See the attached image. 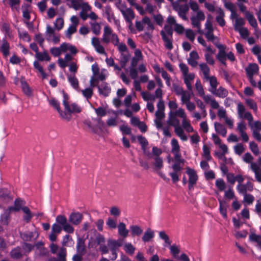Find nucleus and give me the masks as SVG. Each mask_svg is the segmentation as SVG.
Masks as SVG:
<instances>
[{"instance_id":"obj_1","label":"nucleus","mask_w":261,"mask_h":261,"mask_svg":"<svg viewBox=\"0 0 261 261\" xmlns=\"http://www.w3.org/2000/svg\"><path fill=\"white\" fill-rule=\"evenodd\" d=\"M214 44L219 49L218 54L216 55V58L222 64L226 66V53L225 51V46L217 43Z\"/></svg>"},{"instance_id":"obj_2","label":"nucleus","mask_w":261,"mask_h":261,"mask_svg":"<svg viewBox=\"0 0 261 261\" xmlns=\"http://www.w3.org/2000/svg\"><path fill=\"white\" fill-rule=\"evenodd\" d=\"M83 218V215L79 212L72 213L69 218V222L74 225H79Z\"/></svg>"},{"instance_id":"obj_3","label":"nucleus","mask_w":261,"mask_h":261,"mask_svg":"<svg viewBox=\"0 0 261 261\" xmlns=\"http://www.w3.org/2000/svg\"><path fill=\"white\" fill-rule=\"evenodd\" d=\"M174 10L177 11L179 16L183 20H186L187 19L186 14L189 10V6L187 4L179 5L178 8L174 7Z\"/></svg>"},{"instance_id":"obj_4","label":"nucleus","mask_w":261,"mask_h":261,"mask_svg":"<svg viewBox=\"0 0 261 261\" xmlns=\"http://www.w3.org/2000/svg\"><path fill=\"white\" fill-rule=\"evenodd\" d=\"M97 88L98 89L99 94L103 95L104 97L108 96L111 92V88L108 86V84L106 82H102L100 85H98Z\"/></svg>"},{"instance_id":"obj_5","label":"nucleus","mask_w":261,"mask_h":261,"mask_svg":"<svg viewBox=\"0 0 261 261\" xmlns=\"http://www.w3.org/2000/svg\"><path fill=\"white\" fill-rule=\"evenodd\" d=\"M121 13L126 22L132 23V20L135 18V13L131 8L121 10Z\"/></svg>"},{"instance_id":"obj_6","label":"nucleus","mask_w":261,"mask_h":261,"mask_svg":"<svg viewBox=\"0 0 261 261\" xmlns=\"http://www.w3.org/2000/svg\"><path fill=\"white\" fill-rule=\"evenodd\" d=\"M160 34L162 36V38L165 42V47L169 49H172L173 46L172 44V38H169V37L166 34V33L164 31L162 30L160 32Z\"/></svg>"},{"instance_id":"obj_7","label":"nucleus","mask_w":261,"mask_h":261,"mask_svg":"<svg viewBox=\"0 0 261 261\" xmlns=\"http://www.w3.org/2000/svg\"><path fill=\"white\" fill-rule=\"evenodd\" d=\"M24 204V201L21 198H16L14 201V206H9L8 210L10 212L12 211L18 212L20 210H22V205Z\"/></svg>"},{"instance_id":"obj_8","label":"nucleus","mask_w":261,"mask_h":261,"mask_svg":"<svg viewBox=\"0 0 261 261\" xmlns=\"http://www.w3.org/2000/svg\"><path fill=\"white\" fill-rule=\"evenodd\" d=\"M246 18L248 21L249 23L254 28L255 32H257V23L253 15L250 12H246Z\"/></svg>"},{"instance_id":"obj_9","label":"nucleus","mask_w":261,"mask_h":261,"mask_svg":"<svg viewBox=\"0 0 261 261\" xmlns=\"http://www.w3.org/2000/svg\"><path fill=\"white\" fill-rule=\"evenodd\" d=\"M186 173L189 176V182L196 184L198 177L195 171L193 169L188 167Z\"/></svg>"},{"instance_id":"obj_10","label":"nucleus","mask_w":261,"mask_h":261,"mask_svg":"<svg viewBox=\"0 0 261 261\" xmlns=\"http://www.w3.org/2000/svg\"><path fill=\"white\" fill-rule=\"evenodd\" d=\"M259 70L258 66L255 64H250L245 69L247 76H253L255 73H256Z\"/></svg>"},{"instance_id":"obj_11","label":"nucleus","mask_w":261,"mask_h":261,"mask_svg":"<svg viewBox=\"0 0 261 261\" xmlns=\"http://www.w3.org/2000/svg\"><path fill=\"white\" fill-rule=\"evenodd\" d=\"M137 138L139 143L141 145L142 149L144 151V154H146L149 158H150L151 157V154L149 152L146 153L145 151L146 147L148 145L147 140L142 135L138 136Z\"/></svg>"},{"instance_id":"obj_12","label":"nucleus","mask_w":261,"mask_h":261,"mask_svg":"<svg viewBox=\"0 0 261 261\" xmlns=\"http://www.w3.org/2000/svg\"><path fill=\"white\" fill-rule=\"evenodd\" d=\"M219 203V211L220 213L224 219H226L227 218V203L225 201L222 200L220 199H218Z\"/></svg>"},{"instance_id":"obj_13","label":"nucleus","mask_w":261,"mask_h":261,"mask_svg":"<svg viewBox=\"0 0 261 261\" xmlns=\"http://www.w3.org/2000/svg\"><path fill=\"white\" fill-rule=\"evenodd\" d=\"M76 249L77 253H86V249L84 239L81 238L77 239Z\"/></svg>"},{"instance_id":"obj_14","label":"nucleus","mask_w":261,"mask_h":261,"mask_svg":"<svg viewBox=\"0 0 261 261\" xmlns=\"http://www.w3.org/2000/svg\"><path fill=\"white\" fill-rule=\"evenodd\" d=\"M176 116L173 112L170 111L169 114V118L167 123L170 126H176L179 125V120L176 118Z\"/></svg>"},{"instance_id":"obj_15","label":"nucleus","mask_w":261,"mask_h":261,"mask_svg":"<svg viewBox=\"0 0 261 261\" xmlns=\"http://www.w3.org/2000/svg\"><path fill=\"white\" fill-rule=\"evenodd\" d=\"M117 228L119 236L123 238H126L128 236L129 231L126 229V225L123 222H120Z\"/></svg>"},{"instance_id":"obj_16","label":"nucleus","mask_w":261,"mask_h":261,"mask_svg":"<svg viewBox=\"0 0 261 261\" xmlns=\"http://www.w3.org/2000/svg\"><path fill=\"white\" fill-rule=\"evenodd\" d=\"M122 244L119 242L114 240L109 239L108 241V246L110 248V250L111 251H117L119 247L121 246Z\"/></svg>"},{"instance_id":"obj_17","label":"nucleus","mask_w":261,"mask_h":261,"mask_svg":"<svg viewBox=\"0 0 261 261\" xmlns=\"http://www.w3.org/2000/svg\"><path fill=\"white\" fill-rule=\"evenodd\" d=\"M219 15L216 17V20L219 25L222 27L225 25L226 22L224 19L225 17V13L224 11L221 8L218 10Z\"/></svg>"},{"instance_id":"obj_18","label":"nucleus","mask_w":261,"mask_h":261,"mask_svg":"<svg viewBox=\"0 0 261 261\" xmlns=\"http://www.w3.org/2000/svg\"><path fill=\"white\" fill-rule=\"evenodd\" d=\"M215 129L216 132L221 135L222 137H225L227 134V129L224 125L215 122L214 123Z\"/></svg>"},{"instance_id":"obj_19","label":"nucleus","mask_w":261,"mask_h":261,"mask_svg":"<svg viewBox=\"0 0 261 261\" xmlns=\"http://www.w3.org/2000/svg\"><path fill=\"white\" fill-rule=\"evenodd\" d=\"M68 81L70 83L72 87L77 91H79V82L78 79L76 77L75 75H68Z\"/></svg>"},{"instance_id":"obj_20","label":"nucleus","mask_w":261,"mask_h":261,"mask_svg":"<svg viewBox=\"0 0 261 261\" xmlns=\"http://www.w3.org/2000/svg\"><path fill=\"white\" fill-rule=\"evenodd\" d=\"M0 49L4 57H7L9 55L10 45L7 40H3V43L0 47Z\"/></svg>"},{"instance_id":"obj_21","label":"nucleus","mask_w":261,"mask_h":261,"mask_svg":"<svg viewBox=\"0 0 261 261\" xmlns=\"http://www.w3.org/2000/svg\"><path fill=\"white\" fill-rule=\"evenodd\" d=\"M129 228L132 237L140 236L143 233V229L138 225H131Z\"/></svg>"},{"instance_id":"obj_22","label":"nucleus","mask_w":261,"mask_h":261,"mask_svg":"<svg viewBox=\"0 0 261 261\" xmlns=\"http://www.w3.org/2000/svg\"><path fill=\"white\" fill-rule=\"evenodd\" d=\"M154 231L150 228H147L146 231L144 232L142 238V240L144 242H148L150 241L151 239L154 238Z\"/></svg>"},{"instance_id":"obj_23","label":"nucleus","mask_w":261,"mask_h":261,"mask_svg":"<svg viewBox=\"0 0 261 261\" xmlns=\"http://www.w3.org/2000/svg\"><path fill=\"white\" fill-rule=\"evenodd\" d=\"M212 93L216 96L221 98H224L228 95L227 91L222 87H220L218 89H216V91H213Z\"/></svg>"},{"instance_id":"obj_24","label":"nucleus","mask_w":261,"mask_h":261,"mask_svg":"<svg viewBox=\"0 0 261 261\" xmlns=\"http://www.w3.org/2000/svg\"><path fill=\"white\" fill-rule=\"evenodd\" d=\"M11 256L14 259H18L22 256L21 249L20 247H17L13 249L10 252Z\"/></svg>"},{"instance_id":"obj_25","label":"nucleus","mask_w":261,"mask_h":261,"mask_svg":"<svg viewBox=\"0 0 261 261\" xmlns=\"http://www.w3.org/2000/svg\"><path fill=\"white\" fill-rule=\"evenodd\" d=\"M35 57L39 61H49L50 60V57L47 51H44L42 53L39 52L38 53L36 54Z\"/></svg>"},{"instance_id":"obj_26","label":"nucleus","mask_w":261,"mask_h":261,"mask_svg":"<svg viewBox=\"0 0 261 261\" xmlns=\"http://www.w3.org/2000/svg\"><path fill=\"white\" fill-rule=\"evenodd\" d=\"M65 109L69 113H80L81 112L80 107L75 103H73L71 105L69 104L68 107L65 108Z\"/></svg>"},{"instance_id":"obj_27","label":"nucleus","mask_w":261,"mask_h":261,"mask_svg":"<svg viewBox=\"0 0 261 261\" xmlns=\"http://www.w3.org/2000/svg\"><path fill=\"white\" fill-rule=\"evenodd\" d=\"M205 79L210 82V84L211 86L210 91L212 92L213 91H216L218 84L217 78L215 76H212L211 77L208 76V77H207Z\"/></svg>"},{"instance_id":"obj_28","label":"nucleus","mask_w":261,"mask_h":261,"mask_svg":"<svg viewBox=\"0 0 261 261\" xmlns=\"http://www.w3.org/2000/svg\"><path fill=\"white\" fill-rule=\"evenodd\" d=\"M22 211L25 214L23 217V220L27 223L29 222L33 217V215L30 210L28 206H24L22 207Z\"/></svg>"},{"instance_id":"obj_29","label":"nucleus","mask_w":261,"mask_h":261,"mask_svg":"<svg viewBox=\"0 0 261 261\" xmlns=\"http://www.w3.org/2000/svg\"><path fill=\"white\" fill-rule=\"evenodd\" d=\"M199 67L202 72L205 79L208 77L210 72V69L206 63H201L199 64Z\"/></svg>"},{"instance_id":"obj_30","label":"nucleus","mask_w":261,"mask_h":261,"mask_svg":"<svg viewBox=\"0 0 261 261\" xmlns=\"http://www.w3.org/2000/svg\"><path fill=\"white\" fill-rule=\"evenodd\" d=\"M33 66L35 69H37L41 73L42 77L43 79L47 78V74L45 73L43 69V67L41 66V65L38 61H34L33 63Z\"/></svg>"},{"instance_id":"obj_31","label":"nucleus","mask_w":261,"mask_h":261,"mask_svg":"<svg viewBox=\"0 0 261 261\" xmlns=\"http://www.w3.org/2000/svg\"><path fill=\"white\" fill-rule=\"evenodd\" d=\"M105 13L107 15V18L108 21L111 22L112 19H115L114 14L112 12L111 7L110 5H107L105 7Z\"/></svg>"},{"instance_id":"obj_32","label":"nucleus","mask_w":261,"mask_h":261,"mask_svg":"<svg viewBox=\"0 0 261 261\" xmlns=\"http://www.w3.org/2000/svg\"><path fill=\"white\" fill-rule=\"evenodd\" d=\"M21 83L22 85V89L24 93L29 96L32 95V90L28 83L25 81H21Z\"/></svg>"},{"instance_id":"obj_33","label":"nucleus","mask_w":261,"mask_h":261,"mask_svg":"<svg viewBox=\"0 0 261 261\" xmlns=\"http://www.w3.org/2000/svg\"><path fill=\"white\" fill-rule=\"evenodd\" d=\"M125 252L129 255H133L136 250V248L130 243H126L124 246Z\"/></svg>"},{"instance_id":"obj_34","label":"nucleus","mask_w":261,"mask_h":261,"mask_svg":"<svg viewBox=\"0 0 261 261\" xmlns=\"http://www.w3.org/2000/svg\"><path fill=\"white\" fill-rule=\"evenodd\" d=\"M121 59L120 61V65L122 68H124L128 62L130 58V55L129 54H125L122 53L121 54Z\"/></svg>"},{"instance_id":"obj_35","label":"nucleus","mask_w":261,"mask_h":261,"mask_svg":"<svg viewBox=\"0 0 261 261\" xmlns=\"http://www.w3.org/2000/svg\"><path fill=\"white\" fill-rule=\"evenodd\" d=\"M50 106L56 109L59 113H60L61 108L60 102L55 98H51L50 100H48Z\"/></svg>"},{"instance_id":"obj_36","label":"nucleus","mask_w":261,"mask_h":261,"mask_svg":"<svg viewBox=\"0 0 261 261\" xmlns=\"http://www.w3.org/2000/svg\"><path fill=\"white\" fill-rule=\"evenodd\" d=\"M142 22L144 24H146L147 25V30H151L152 32L154 29V27L152 22L151 21L150 18L145 16L142 19Z\"/></svg>"},{"instance_id":"obj_37","label":"nucleus","mask_w":261,"mask_h":261,"mask_svg":"<svg viewBox=\"0 0 261 261\" xmlns=\"http://www.w3.org/2000/svg\"><path fill=\"white\" fill-rule=\"evenodd\" d=\"M203 156L207 161H210L212 159V156L210 154V150L209 147L205 144L203 146Z\"/></svg>"},{"instance_id":"obj_38","label":"nucleus","mask_w":261,"mask_h":261,"mask_svg":"<svg viewBox=\"0 0 261 261\" xmlns=\"http://www.w3.org/2000/svg\"><path fill=\"white\" fill-rule=\"evenodd\" d=\"M216 186L220 191H223L226 188V185L224 180L222 178H218L216 180Z\"/></svg>"},{"instance_id":"obj_39","label":"nucleus","mask_w":261,"mask_h":261,"mask_svg":"<svg viewBox=\"0 0 261 261\" xmlns=\"http://www.w3.org/2000/svg\"><path fill=\"white\" fill-rule=\"evenodd\" d=\"M249 240L252 242H256L258 245L261 246V236L257 235L254 233H252L249 236Z\"/></svg>"},{"instance_id":"obj_40","label":"nucleus","mask_w":261,"mask_h":261,"mask_svg":"<svg viewBox=\"0 0 261 261\" xmlns=\"http://www.w3.org/2000/svg\"><path fill=\"white\" fill-rule=\"evenodd\" d=\"M249 148L252 152L255 155L259 154V149L257 144L254 141L250 142L249 143Z\"/></svg>"},{"instance_id":"obj_41","label":"nucleus","mask_w":261,"mask_h":261,"mask_svg":"<svg viewBox=\"0 0 261 261\" xmlns=\"http://www.w3.org/2000/svg\"><path fill=\"white\" fill-rule=\"evenodd\" d=\"M101 27L99 23L94 22L91 24V30L96 35H98L100 33Z\"/></svg>"},{"instance_id":"obj_42","label":"nucleus","mask_w":261,"mask_h":261,"mask_svg":"<svg viewBox=\"0 0 261 261\" xmlns=\"http://www.w3.org/2000/svg\"><path fill=\"white\" fill-rule=\"evenodd\" d=\"M56 222L58 223V224L62 225V226L64 225L67 222V220L66 217L64 215H58L56 219Z\"/></svg>"},{"instance_id":"obj_43","label":"nucleus","mask_w":261,"mask_h":261,"mask_svg":"<svg viewBox=\"0 0 261 261\" xmlns=\"http://www.w3.org/2000/svg\"><path fill=\"white\" fill-rule=\"evenodd\" d=\"M66 249L65 248L62 247L58 253V259L60 261H66Z\"/></svg>"},{"instance_id":"obj_44","label":"nucleus","mask_w":261,"mask_h":261,"mask_svg":"<svg viewBox=\"0 0 261 261\" xmlns=\"http://www.w3.org/2000/svg\"><path fill=\"white\" fill-rule=\"evenodd\" d=\"M172 152V153L179 152V146L178 141L176 139H172L171 141Z\"/></svg>"},{"instance_id":"obj_45","label":"nucleus","mask_w":261,"mask_h":261,"mask_svg":"<svg viewBox=\"0 0 261 261\" xmlns=\"http://www.w3.org/2000/svg\"><path fill=\"white\" fill-rule=\"evenodd\" d=\"M234 152L236 154H237L238 155H241V154L243 153V152H244L245 148L242 144L239 143V144H237L236 146H234Z\"/></svg>"},{"instance_id":"obj_46","label":"nucleus","mask_w":261,"mask_h":261,"mask_svg":"<svg viewBox=\"0 0 261 261\" xmlns=\"http://www.w3.org/2000/svg\"><path fill=\"white\" fill-rule=\"evenodd\" d=\"M195 87H196V90L198 92L199 95L201 96L202 95H204V91L203 86L201 85L199 80H197L196 84H195Z\"/></svg>"},{"instance_id":"obj_47","label":"nucleus","mask_w":261,"mask_h":261,"mask_svg":"<svg viewBox=\"0 0 261 261\" xmlns=\"http://www.w3.org/2000/svg\"><path fill=\"white\" fill-rule=\"evenodd\" d=\"M83 95L87 99H90L93 95V90L90 88H86L84 90H82Z\"/></svg>"},{"instance_id":"obj_48","label":"nucleus","mask_w":261,"mask_h":261,"mask_svg":"<svg viewBox=\"0 0 261 261\" xmlns=\"http://www.w3.org/2000/svg\"><path fill=\"white\" fill-rule=\"evenodd\" d=\"M95 242L97 245H100L101 244L105 243L106 239L102 234L97 233L95 237Z\"/></svg>"},{"instance_id":"obj_49","label":"nucleus","mask_w":261,"mask_h":261,"mask_svg":"<svg viewBox=\"0 0 261 261\" xmlns=\"http://www.w3.org/2000/svg\"><path fill=\"white\" fill-rule=\"evenodd\" d=\"M160 238L165 241V243L167 244L170 245L171 241L169 240L168 236L165 233V231H162L159 232Z\"/></svg>"},{"instance_id":"obj_50","label":"nucleus","mask_w":261,"mask_h":261,"mask_svg":"<svg viewBox=\"0 0 261 261\" xmlns=\"http://www.w3.org/2000/svg\"><path fill=\"white\" fill-rule=\"evenodd\" d=\"M64 23V20L62 18H58L55 22V26L59 31L63 28Z\"/></svg>"},{"instance_id":"obj_51","label":"nucleus","mask_w":261,"mask_h":261,"mask_svg":"<svg viewBox=\"0 0 261 261\" xmlns=\"http://www.w3.org/2000/svg\"><path fill=\"white\" fill-rule=\"evenodd\" d=\"M154 165L156 169H161L163 167V160L160 156H155Z\"/></svg>"},{"instance_id":"obj_52","label":"nucleus","mask_w":261,"mask_h":261,"mask_svg":"<svg viewBox=\"0 0 261 261\" xmlns=\"http://www.w3.org/2000/svg\"><path fill=\"white\" fill-rule=\"evenodd\" d=\"M106 224L110 229H115L117 227L116 221L112 218H108Z\"/></svg>"},{"instance_id":"obj_53","label":"nucleus","mask_w":261,"mask_h":261,"mask_svg":"<svg viewBox=\"0 0 261 261\" xmlns=\"http://www.w3.org/2000/svg\"><path fill=\"white\" fill-rule=\"evenodd\" d=\"M236 31H239L240 35L244 39H246L249 35V31L246 28H240Z\"/></svg>"},{"instance_id":"obj_54","label":"nucleus","mask_w":261,"mask_h":261,"mask_svg":"<svg viewBox=\"0 0 261 261\" xmlns=\"http://www.w3.org/2000/svg\"><path fill=\"white\" fill-rule=\"evenodd\" d=\"M246 104L250 107V109L254 111H257V107L256 103L252 99H247L246 100Z\"/></svg>"},{"instance_id":"obj_55","label":"nucleus","mask_w":261,"mask_h":261,"mask_svg":"<svg viewBox=\"0 0 261 261\" xmlns=\"http://www.w3.org/2000/svg\"><path fill=\"white\" fill-rule=\"evenodd\" d=\"M244 195V200L248 204H252L254 200V196L250 194H245Z\"/></svg>"},{"instance_id":"obj_56","label":"nucleus","mask_w":261,"mask_h":261,"mask_svg":"<svg viewBox=\"0 0 261 261\" xmlns=\"http://www.w3.org/2000/svg\"><path fill=\"white\" fill-rule=\"evenodd\" d=\"M238 192L241 194L244 195L247 193V190L245 184H238L237 186Z\"/></svg>"},{"instance_id":"obj_57","label":"nucleus","mask_w":261,"mask_h":261,"mask_svg":"<svg viewBox=\"0 0 261 261\" xmlns=\"http://www.w3.org/2000/svg\"><path fill=\"white\" fill-rule=\"evenodd\" d=\"M186 36L187 38H188L191 41H194L195 37V35L192 30L187 29L186 31Z\"/></svg>"},{"instance_id":"obj_58","label":"nucleus","mask_w":261,"mask_h":261,"mask_svg":"<svg viewBox=\"0 0 261 261\" xmlns=\"http://www.w3.org/2000/svg\"><path fill=\"white\" fill-rule=\"evenodd\" d=\"M191 23L194 27L196 28L197 29L200 30L201 28V23L199 20L195 17V16H192L191 17Z\"/></svg>"},{"instance_id":"obj_59","label":"nucleus","mask_w":261,"mask_h":261,"mask_svg":"<svg viewBox=\"0 0 261 261\" xmlns=\"http://www.w3.org/2000/svg\"><path fill=\"white\" fill-rule=\"evenodd\" d=\"M95 112L97 115L99 117H103L107 115V112L102 107H98L95 109Z\"/></svg>"},{"instance_id":"obj_60","label":"nucleus","mask_w":261,"mask_h":261,"mask_svg":"<svg viewBox=\"0 0 261 261\" xmlns=\"http://www.w3.org/2000/svg\"><path fill=\"white\" fill-rule=\"evenodd\" d=\"M173 88L174 91L175 92V93L177 95H181L185 91L183 90L182 87H181L180 86H179L175 84H173Z\"/></svg>"},{"instance_id":"obj_61","label":"nucleus","mask_w":261,"mask_h":261,"mask_svg":"<svg viewBox=\"0 0 261 261\" xmlns=\"http://www.w3.org/2000/svg\"><path fill=\"white\" fill-rule=\"evenodd\" d=\"M62 94L63 96V105L65 108H67L69 105L68 100L69 99V96L64 90L62 91Z\"/></svg>"},{"instance_id":"obj_62","label":"nucleus","mask_w":261,"mask_h":261,"mask_svg":"<svg viewBox=\"0 0 261 261\" xmlns=\"http://www.w3.org/2000/svg\"><path fill=\"white\" fill-rule=\"evenodd\" d=\"M141 95H142L143 99L145 101H148L149 100H154L155 99V97H154V95L150 94L145 92H142L141 93Z\"/></svg>"},{"instance_id":"obj_63","label":"nucleus","mask_w":261,"mask_h":261,"mask_svg":"<svg viewBox=\"0 0 261 261\" xmlns=\"http://www.w3.org/2000/svg\"><path fill=\"white\" fill-rule=\"evenodd\" d=\"M224 197L229 200L233 199L235 197L233 190L230 188L227 191H226L225 192Z\"/></svg>"},{"instance_id":"obj_64","label":"nucleus","mask_w":261,"mask_h":261,"mask_svg":"<svg viewBox=\"0 0 261 261\" xmlns=\"http://www.w3.org/2000/svg\"><path fill=\"white\" fill-rule=\"evenodd\" d=\"M153 18L158 25L160 26L162 25L164 19L161 14H159L158 15H154L153 16Z\"/></svg>"}]
</instances>
